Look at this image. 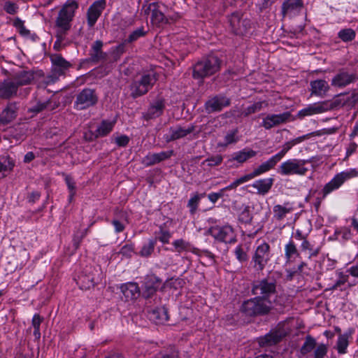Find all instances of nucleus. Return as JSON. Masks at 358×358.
Instances as JSON below:
<instances>
[{
  "mask_svg": "<svg viewBox=\"0 0 358 358\" xmlns=\"http://www.w3.org/2000/svg\"><path fill=\"white\" fill-rule=\"evenodd\" d=\"M273 307V303H268L257 296L244 301L241 311L248 317H259L268 315Z\"/></svg>",
  "mask_w": 358,
  "mask_h": 358,
  "instance_id": "nucleus-3",
  "label": "nucleus"
},
{
  "mask_svg": "<svg viewBox=\"0 0 358 358\" xmlns=\"http://www.w3.org/2000/svg\"><path fill=\"white\" fill-rule=\"evenodd\" d=\"M328 345L324 343H317L313 350V358H325L328 352Z\"/></svg>",
  "mask_w": 358,
  "mask_h": 358,
  "instance_id": "nucleus-43",
  "label": "nucleus"
},
{
  "mask_svg": "<svg viewBox=\"0 0 358 358\" xmlns=\"http://www.w3.org/2000/svg\"><path fill=\"white\" fill-rule=\"evenodd\" d=\"M165 109V100L162 97L157 98L149 106L143 117L146 120H152L161 116Z\"/></svg>",
  "mask_w": 358,
  "mask_h": 358,
  "instance_id": "nucleus-21",
  "label": "nucleus"
},
{
  "mask_svg": "<svg viewBox=\"0 0 358 358\" xmlns=\"http://www.w3.org/2000/svg\"><path fill=\"white\" fill-rule=\"evenodd\" d=\"M352 331L340 334L336 343V350L338 354H345L349 345V338L351 336Z\"/></svg>",
  "mask_w": 358,
  "mask_h": 358,
  "instance_id": "nucleus-32",
  "label": "nucleus"
},
{
  "mask_svg": "<svg viewBox=\"0 0 358 358\" xmlns=\"http://www.w3.org/2000/svg\"><path fill=\"white\" fill-rule=\"evenodd\" d=\"M97 280L98 278H96L91 272H89L88 274L83 273L78 276L77 284L81 289L87 290L91 287H94L97 283Z\"/></svg>",
  "mask_w": 358,
  "mask_h": 358,
  "instance_id": "nucleus-27",
  "label": "nucleus"
},
{
  "mask_svg": "<svg viewBox=\"0 0 358 358\" xmlns=\"http://www.w3.org/2000/svg\"><path fill=\"white\" fill-rule=\"evenodd\" d=\"M250 180V178L248 174L244 175V176H241V178L236 179V180H234L229 185L224 187V189L230 190L232 189H235L241 184L248 182Z\"/></svg>",
  "mask_w": 358,
  "mask_h": 358,
  "instance_id": "nucleus-55",
  "label": "nucleus"
},
{
  "mask_svg": "<svg viewBox=\"0 0 358 358\" xmlns=\"http://www.w3.org/2000/svg\"><path fill=\"white\" fill-rule=\"evenodd\" d=\"M159 75L154 70H147L136 76L129 85L131 96L134 99L146 94L158 80Z\"/></svg>",
  "mask_w": 358,
  "mask_h": 358,
  "instance_id": "nucleus-2",
  "label": "nucleus"
},
{
  "mask_svg": "<svg viewBox=\"0 0 358 358\" xmlns=\"http://www.w3.org/2000/svg\"><path fill=\"white\" fill-rule=\"evenodd\" d=\"M150 317L157 323H164L169 320L168 309L164 306L153 309L150 312Z\"/></svg>",
  "mask_w": 358,
  "mask_h": 358,
  "instance_id": "nucleus-31",
  "label": "nucleus"
},
{
  "mask_svg": "<svg viewBox=\"0 0 358 358\" xmlns=\"http://www.w3.org/2000/svg\"><path fill=\"white\" fill-rule=\"evenodd\" d=\"M79 3L76 0H67L59 11L55 20L56 27H62L64 30L70 29L76 10L78 8Z\"/></svg>",
  "mask_w": 358,
  "mask_h": 358,
  "instance_id": "nucleus-6",
  "label": "nucleus"
},
{
  "mask_svg": "<svg viewBox=\"0 0 358 358\" xmlns=\"http://www.w3.org/2000/svg\"><path fill=\"white\" fill-rule=\"evenodd\" d=\"M235 255L236 259L241 262L243 263L248 260V256L247 253L243 250L241 245L236 247L235 250Z\"/></svg>",
  "mask_w": 358,
  "mask_h": 358,
  "instance_id": "nucleus-58",
  "label": "nucleus"
},
{
  "mask_svg": "<svg viewBox=\"0 0 358 358\" xmlns=\"http://www.w3.org/2000/svg\"><path fill=\"white\" fill-rule=\"evenodd\" d=\"M229 23L231 31L236 35H243L251 27L250 20L243 19L240 13H233L229 17Z\"/></svg>",
  "mask_w": 358,
  "mask_h": 358,
  "instance_id": "nucleus-11",
  "label": "nucleus"
},
{
  "mask_svg": "<svg viewBox=\"0 0 358 358\" xmlns=\"http://www.w3.org/2000/svg\"><path fill=\"white\" fill-rule=\"evenodd\" d=\"M13 25L18 29L19 33L23 36H27L30 34L29 30L27 29L24 26V22L20 18L17 17L14 22Z\"/></svg>",
  "mask_w": 358,
  "mask_h": 358,
  "instance_id": "nucleus-52",
  "label": "nucleus"
},
{
  "mask_svg": "<svg viewBox=\"0 0 358 358\" xmlns=\"http://www.w3.org/2000/svg\"><path fill=\"white\" fill-rule=\"evenodd\" d=\"M257 151L250 148H245L238 152H234L231 157L227 161L229 164H232L234 162H237L239 164H243L248 159L255 157L257 155Z\"/></svg>",
  "mask_w": 358,
  "mask_h": 358,
  "instance_id": "nucleus-25",
  "label": "nucleus"
},
{
  "mask_svg": "<svg viewBox=\"0 0 358 358\" xmlns=\"http://www.w3.org/2000/svg\"><path fill=\"white\" fill-rule=\"evenodd\" d=\"M317 345V341L315 338L310 335H307L305 337V341L301 347L300 348L299 352L302 356H305L307 354L314 350Z\"/></svg>",
  "mask_w": 358,
  "mask_h": 358,
  "instance_id": "nucleus-33",
  "label": "nucleus"
},
{
  "mask_svg": "<svg viewBox=\"0 0 358 358\" xmlns=\"http://www.w3.org/2000/svg\"><path fill=\"white\" fill-rule=\"evenodd\" d=\"M155 358H179L178 352L174 349L162 351L155 356Z\"/></svg>",
  "mask_w": 358,
  "mask_h": 358,
  "instance_id": "nucleus-50",
  "label": "nucleus"
},
{
  "mask_svg": "<svg viewBox=\"0 0 358 358\" xmlns=\"http://www.w3.org/2000/svg\"><path fill=\"white\" fill-rule=\"evenodd\" d=\"M358 80L357 73H350L344 69L340 70L332 78L331 85L338 87H344Z\"/></svg>",
  "mask_w": 358,
  "mask_h": 358,
  "instance_id": "nucleus-18",
  "label": "nucleus"
},
{
  "mask_svg": "<svg viewBox=\"0 0 358 358\" xmlns=\"http://www.w3.org/2000/svg\"><path fill=\"white\" fill-rule=\"evenodd\" d=\"M311 162L312 159H288L280 164L278 171L283 176H304L306 174L308 170L306 167H305V165L306 163Z\"/></svg>",
  "mask_w": 358,
  "mask_h": 358,
  "instance_id": "nucleus-7",
  "label": "nucleus"
},
{
  "mask_svg": "<svg viewBox=\"0 0 358 358\" xmlns=\"http://www.w3.org/2000/svg\"><path fill=\"white\" fill-rule=\"evenodd\" d=\"M17 87L12 78L5 79L0 83V98L3 99H10L16 96L17 93Z\"/></svg>",
  "mask_w": 358,
  "mask_h": 358,
  "instance_id": "nucleus-22",
  "label": "nucleus"
},
{
  "mask_svg": "<svg viewBox=\"0 0 358 358\" xmlns=\"http://www.w3.org/2000/svg\"><path fill=\"white\" fill-rule=\"evenodd\" d=\"M159 7L153 8V13L151 16L152 23L157 27H162L169 23V18L166 17L164 14L159 10Z\"/></svg>",
  "mask_w": 358,
  "mask_h": 358,
  "instance_id": "nucleus-34",
  "label": "nucleus"
},
{
  "mask_svg": "<svg viewBox=\"0 0 358 358\" xmlns=\"http://www.w3.org/2000/svg\"><path fill=\"white\" fill-rule=\"evenodd\" d=\"M270 245L264 242L258 245L252 255L251 263L257 271H262L271 259Z\"/></svg>",
  "mask_w": 358,
  "mask_h": 358,
  "instance_id": "nucleus-8",
  "label": "nucleus"
},
{
  "mask_svg": "<svg viewBox=\"0 0 358 358\" xmlns=\"http://www.w3.org/2000/svg\"><path fill=\"white\" fill-rule=\"evenodd\" d=\"M120 290L126 301L136 299L141 294L140 287L136 282H127L122 284Z\"/></svg>",
  "mask_w": 358,
  "mask_h": 358,
  "instance_id": "nucleus-24",
  "label": "nucleus"
},
{
  "mask_svg": "<svg viewBox=\"0 0 358 358\" xmlns=\"http://www.w3.org/2000/svg\"><path fill=\"white\" fill-rule=\"evenodd\" d=\"M134 250V245L132 244H127L122 247L120 251V254L123 256L130 257Z\"/></svg>",
  "mask_w": 358,
  "mask_h": 358,
  "instance_id": "nucleus-61",
  "label": "nucleus"
},
{
  "mask_svg": "<svg viewBox=\"0 0 358 358\" xmlns=\"http://www.w3.org/2000/svg\"><path fill=\"white\" fill-rule=\"evenodd\" d=\"M126 44H127V43L124 41L122 43L113 48L111 56L113 62H117L120 59L121 56L126 52Z\"/></svg>",
  "mask_w": 358,
  "mask_h": 358,
  "instance_id": "nucleus-42",
  "label": "nucleus"
},
{
  "mask_svg": "<svg viewBox=\"0 0 358 358\" xmlns=\"http://www.w3.org/2000/svg\"><path fill=\"white\" fill-rule=\"evenodd\" d=\"M285 337V334L279 330H271L264 336L257 338V342L261 348H266L279 343Z\"/></svg>",
  "mask_w": 358,
  "mask_h": 358,
  "instance_id": "nucleus-19",
  "label": "nucleus"
},
{
  "mask_svg": "<svg viewBox=\"0 0 358 358\" xmlns=\"http://www.w3.org/2000/svg\"><path fill=\"white\" fill-rule=\"evenodd\" d=\"M339 104L340 102L337 100L334 101H323L310 104L306 108L299 110L297 113V117L302 119L306 116L322 113L334 109L338 107Z\"/></svg>",
  "mask_w": 358,
  "mask_h": 358,
  "instance_id": "nucleus-10",
  "label": "nucleus"
},
{
  "mask_svg": "<svg viewBox=\"0 0 358 358\" xmlns=\"http://www.w3.org/2000/svg\"><path fill=\"white\" fill-rule=\"evenodd\" d=\"M231 100L223 94H217L209 99L204 103L205 111L208 114L213 113H219L222 110L224 107L230 106Z\"/></svg>",
  "mask_w": 358,
  "mask_h": 358,
  "instance_id": "nucleus-12",
  "label": "nucleus"
},
{
  "mask_svg": "<svg viewBox=\"0 0 358 358\" xmlns=\"http://www.w3.org/2000/svg\"><path fill=\"white\" fill-rule=\"evenodd\" d=\"M19 110L18 103L13 101L7 103L0 113V125H7L13 122L17 116Z\"/></svg>",
  "mask_w": 358,
  "mask_h": 358,
  "instance_id": "nucleus-20",
  "label": "nucleus"
},
{
  "mask_svg": "<svg viewBox=\"0 0 358 358\" xmlns=\"http://www.w3.org/2000/svg\"><path fill=\"white\" fill-rule=\"evenodd\" d=\"M222 160H223V158H222V155H217L215 156L208 157L203 162V164H206L207 166H215L220 164L222 163Z\"/></svg>",
  "mask_w": 358,
  "mask_h": 358,
  "instance_id": "nucleus-56",
  "label": "nucleus"
},
{
  "mask_svg": "<svg viewBox=\"0 0 358 358\" xmlns=\"http://www.w3.org/2000/svg\"><path fill=\"white\" fill-rule=\"evenodd\" d=\"M274 179L272 178L260 179L256 180L252 187L257 189V194L261 195H265L271 189L273 184Z\"/></svg>",
  "mask_w": 358,
  "mask_h": 358,
  "instance_id": "nucleus-30",
  "label": "nucleus"
},
{
  "mask_svg": "<svg viewBox=\"0 0 358 358\" xmlns=\"http://www.w3.org/2000/svg\"><path fill=\"white\" fill-rule=\"evenodd\" d=\"M262 127H264L266 129H270L272 127L277 126L275 124V119L273 115H268L262 122Z\"/></svg>",
  "mask_w": 358,
  "mask_h": 358,
  "instance_id": "nucleus-60",
  "label": "nucleus"
},
{
  "mask_svg": "<svg viewBox=\"0 0 358 358\" xmlns=\"http://www.w3.org/2000/svg\"><path fill=\"white\" fill-rule=\"evenodd\" d=\"M303 6L302 0H287L282 3V13L285 15L294 10L301 9Z\"/></svg>",
  "mask_w": 358,
  "mask_h": 358,
  "instance_id": "nucleus-35",
  "label": "nucleus"
},
{
  "mask_svg": "<svg viewBox=\"0 0 358 358\" xmlns=\"http://www.w3.org/2000/svg\"><path fill=\"white\" fill-rule=\"evenodd\" d=\"M336 129L335 128L324 129L322 130L309 133L308 134L301 136V137H304V140H306V139L309 138L310 136H321L323 134H331L336 132Z\"/></svg>",
  "mask_w": 358,
  "mask_h": 358,
  "instance_id": "nucleus-54",
  "label": "nucleus"
},
{
  "mask_svg": "<svg viewBox=\"0 0 358 358\" xmlns=\"http://www.w3.org/2000/svg\"><path fill=\"white\" fill-rule=\"evenodd\" d=\"M172 244L174 246L176 251L179 253L182 251L189 250L191 248V244L182 238L176 240Z\"/></svg>",
  "mask_w": 358,
  "mask_h": 358,
  "instance_id": "nucleus-47",
  "label": "nucleus"
},
{
  "mask_svg": "<svg viewBox=\"0 0 358 358\" xmlns=\"http://www.w3.org/2000/svg\"><path fill=\"white\" fill-rule=\"evenodd\" d=\"M264 103L263 101H258L255 103L254 104L247 107L242 112V115L244 117H248L251 114L255 113L257 112H259L262 108V106Z\"/></svg>",
  "mask_w": 358,
  "mask_h": 358,
  "instance_id": "nucleus-48",
  "label": "nucleus"
},
{
  "mask_svg": "<svg viewBox=\"0 0 358 358\" xmlns=\"http://www.w3.org/2000/svg\"><path fill=\"white\" fill-rule=\"evenodd\" d=\"M159 163L156 153H149L143 159V164L146 166H150Z\"/></svg>",
  "mask_w": 358,
  "mask_h": 358,
  "instance_id": "nucleus-57",
  "label": "nucleus"
},
{
  "mask_svg": "<svg viewBox=\"0 0 358 358\" xmlns=\"http://www.w3.org/2000/svg\"><path fill=\"white\" fill-rule=\"evenodd\" d=\"M99 101L96 90L85 88L76 95L74 107L77 110H85L95 106Z\"/></svg>",
  "mask_w": 358,
  "mask_h": 358,
  "instance_id": "nucleus-9",
  "label": "nucleus"
},
{
  "mask_svg": "<svg viewBox=\"0 0 358 358\" xmlns=\"http://www.w3.org/2000/svg\"><path fill=\"white\" fill-rule=\"evenodd\" d=\"M114 124V122L102 120L95 131L99 138L106 136L113 130Z\"/></svg>",
  "mask_w": 358,
  "mask_h": 358,
  "instance_id": "nucleus-39",
  "label": "nucleus"
},
{
  "mask_svg": "<svg viewBox=\"0 0 358 358\" xmlns=\"http://www.w3.org/2000/svg\"><path fill=\"white\" fill-rule=\"evenodd\" d=\"M106 8L105 0L94 1L87 10V23L89 28H93Z\"/></svg>",
  "mask_w": 358,
  "mask_h": 358,
  "instance_id": "nucleus-16",
  "label": "nucleus"
},
{
  "mask_svg": "<svg viewBox=\"0 0 358 358\" xmlns=\"http://www.w3.org/2000/svg\"><path fill=\"white\" fill-rule=\"evenodd\" d=\"M338 35L343 42H350L355 39L356 33L352 29L348 28L341 29Z\"/></svg>",
  "mask_w": 358,
  "mask_h": 358,
  "instance_id": "nucleus-44",
  "label": "nucleus"
},
{
  "mask_svg": "<svg viewBox=\"0 0 358 358\" xmlns=\"http://www.w3.org/2000/svg\"><path fill=\"white\" fill-rule=\"evenodd\" d=\"M253 217L250 212L249 206H246L239 214L238 221L243 224H251Z\"/></svg>",
  "mask_w": 358,
  "mask_h": 358,
  "instance_id": "nucleus-49",
  "label": "nucleus"
},
{
  "mask_svg": "<svg viewBox=\"0 0 358 358\" xmlns=\"http://www.w3.org/2000/svg\"><path fill=\"white\" fill-rule=\"evenodd\" d=\"M275 124L278 125L286 122L289 117H291V114L289 112H285L280 114H273V115Z\"/></svg>",
  "mask_w": 358,
  "mask_h": 358,
  "instance_id": "nucleus-59",
  "label": "nucleus"
},
{
  "mask_svg": "<svg viewBox=\"0 0 358 358\" xmlns=\"http://www.w3.org/2000/svg\"><path fill=\"white\" fill-rule=\"evenodd\" d=\"M204 196L205 193L201 194H196L189 200L187 206L189 208V212L192 215H194L196 213L200 199Z\"/></svg>",
  "mask_w": 358,
  "mask_h": 358,
  "instance_id": "nucleus-46",
  "label": "nucleus"
},
{
  "mask_svg": "<svg viewBox=\"0 0 358 358\" xmlns=\"http://www.w3.org/2000/svg\"><path fill=\"white\" fill-rule=\"evenodd\" d=\"M358 176V171L356 169H350L349 171H342L337 173L328 183H327L322 190V197H317L314 203L316 210L317 211L322 199L333 191L339 189L345 181Z\"/></svg>",
  "mask_w": 358,
  "mask_h": 358,
  "instance_id": "nucleus-5",
  "label": "nucleus"
},
{
  "mask_svg": "<svg viewBox=\"0 0 358 358\" xmlns=\"http://www.w3.org/2000/svg\"><path fill=\"white\" fill-rule=\"evenodd\" d=\"M50 60L52 62V73L55 78H58L61 76H64L66 71L72 66L71 64L66 61L59 54H52L50 55Z\"/></svg>",
  "mask_w": 358,
  "mask_h": 358,
  "instance_id": "nucleus-15",
  "label": "nucleus"
},
{
  "mask_svg": "<svg viewBox=\"0 0 358 358\" xmlns=\"http://www.w3.org/2000/svg\"><path fill=\"white\" fill-rule=\"evenodd\" d=\"M159 236L156 237L157 240L158 239L163 243H169L171 234L169 231L165 230L162 225L159 227Z\"/></svg>",
  "mask_w": 358,
  "mask_h": 358,
  "instance_id": "nucleus-53",
  "label": "nucleus"
},
{
  "mask_svg": "<svg viewBox=\"0 0 358 358\" xmlns=\"http://www.w3.org/2000/svg\"><path fill=\"white\" fill-rule=\"evenodd\" d=\"M222 59L214 54L203 57L192 66V78L200 80L202 83L206 78H208L220 71Z\"/></svg>",
  "mask_w": 358,
  "mask_h": 358,
  "instance_id": "nucleus-1",
  "label": "nucleus"
},
{
  "mask_svg": "<svg viewBox=\"0 0 358 358\" xmlns=\"http://www.w3.org/2000/svg\"><path fill=\"white\" fill-rule=\"evenodd\" d=\"M65 182L70 192L69 201H71L76 194V183L73 178L68 175L65 177Z\"/></svg>",
  "mask_w": 358,
  "mask_h": 358,
  "instance_id": "nucleus-51",
  "label": "nucleus"
},
{
  "mask_svg": "<svg viewBox=\"0 0 358 358\" xmlns=\"http://www.w3.org/2000/svg\"><path fill=\"white\" fill-rule=\"evenodd\" d=\"M312 93L322 94L325 93L329 88L328 83L324 80H316L310 82Z\"/></svg>",
  "mask_w": 358,
  "mask_h": 358,
  "instance_id": "nucleus-36",
  "label": "nucleus"
},
{
  "mask_svg": "<svg viewBox=\"0 0 358 358\" xmlns=\"http://www.w3.org/2000/svg\"><path fill=\"white\" fill-rule=\"evenodd\" d=\"M156 243L157 238L150 239L148 243L142 247L140 251V255L144 257H150L154 251Z\"/></svg>",
  "mask_w": 358,
  "mask_h": 358,
  "instance_id": "nucleus-40",
  "label": "nucleus"
},
{
  "mask_svg": "<svg viewBox=\"0 0 358 358\" xmlns=\"http://www.w3.org/2000/svg\"><path fill=\"white\" fill-rule=\"evenodd\" d=\"M251 293L268 303H273L271 297L277 294V280L273 277L267 276L252 283Z\"/></svg>",
  "mask_w": 358,
  "mask_h": 358,
  "instance_id": "nucleus-4",
  "label": "nucleus"
},
{
  "mask_svg": "<svg viewBox=\"0 0 358 358\" xmlns=\"http://www.w3.org/2000/svg\"><path fill=\"white\" fill-rule=\"evenodd\" d=\"M103 42L101 40H96L92 45V52L90 54L91 59L93 62L98 63L100 61H105L107 54L102 51Z\"/></svg>",
  "mask_w": 358,
  "mask_h": 358,
  "instance_id": "nucleus-28",
  "label": "nucleus"
},
{
  "mask_svg": "<svg viewBox=\"0 0 358 358\" xmlns=\"http://www.w3.org/2000/svg\"><path fill=\"white\" fill-rule=\"evenodd\" d=\"M162 280L154 274L148 275L144 278L142 296L145 299H151L156 294Z\"/></svg>",
  "mask_w": 358,
  "mask_h": 358,
  "instance_id": "nucleus-13",
  "label": "nucleus"
},
{
  "mask_svg": "<svg viewBox=\"0 0 358 358\" xmlns=\"http://www.w3.org/2000/svg\"><path fill=\"white\" fill-rule=\"evenodd\" d=\"M158 158L159 162H161L165 159L170 158L173 155V150L163 151L159 153H156Z\"/></svg>",
  "mask_w": 358,
  "mask_h": 358,
  "instance_id": "nucleus-64",
  "label": "nucleus"
},
{
  "mask_svg": "<svg viewBox=\"0 0 358 358\" xmlns=\"http://www.w3.org/2000/svg\"><path fill=\"white\" fill-rule=\"evenodd\" d=\"M129 142V138L126 135H122L115 138V143L120 147H126Z\"/></svg>",
  "mask_w": 358,
  "mask_h": 358,
  "instance_id": "nucleus-62",
  "label": "nucleus"
},
{
  "mask_svg": "<svg viewBox=\"0 0 358 358\" xmlns=\"http://www.w3.org/2000/svg\"><path fill=\"white\" fill-rule=\"evenodd\" d=\"M304 141V137H298L294 139H292L289 141L286 142L283 146L282 149L275 156L280 161L282 157L287 154V152L295 145L301 143Z\"/></svg>",
  "mask_w": 358,
  "mask_h": 358,
  "instance_id": "nucleus-38",
  "label": "nucleus"
},
{
  "mask_svg": "<svg viewBox=\"0 0 358 358\" xmlns=\"http://www.w3.org/2000/svg\"><path fill=\"white\" fill-rule=\"evenodd\" d=\"M195 125L191 124L187 128H184L180 125L171 127L169 129V134L164 136V139L166 143H170L176 140L182 138L192 133L195 130Z\"/></svg>",
  "mask_w": 358,
  "mask_h": 358,
  "instance_id": "nucleus-17",
  "label": "nucleus"
},
{
  "mask_svg": "<svg viewBox=\"0 0 358 358\" xmlns=\"http://www.w3.org/2000/svg\"><path fill=\"white\" fill-rule=\"evenodd\" d=\"M159 7L158 2H152L149 3L148 5L144 4L142 7V9L144 10L145 15H149L150 12L153 13V8H157Z\"/></svg>",
  "mask_w": 358,
  "mask_h": 358,
  "instance_id": "nucleus-63",
  "label": "nucleus"
},
{
  "mask_svg": "<svg viewBox=\"0 0 358 358\" xmlns=\"http://www.w3.org/2000/svg\"><path fill=\"white\" fill-rule=\"evenodd\" d=\"M148 29H145L144 26H141L131 31L124 41L127 43H133L140 38L145 37L148 34Z\"/></svg>",
  "mask_w": 358,
  "mask_h": 358,
  "instance_id": "nucleus-37",
  "label": "nucleus"
},
{
  "mask_svg": "<svg viewBox=\"0 0 358 358\" xmlns=\"http://www.w3.org/2000/svg\"><path fill=\"white\" fill-rule=\"evenodd\" d=\"M285 255L289 260L293 255L299 256V253L293 241H290L285 247Z\"/></svg>",
  "mask_w": 358,
  "mask_h": 358,
  "instance_id": "nucleus-45",
  "label": "nucleus"
},
{
  "mask_svg": "<svg viewBox=\"0 0 358 358\" xmlns=\"http://www.w3.org/2000/svg\"><path fill=\"white\" fill-rule=\"evenodd\" d=\"M58 105L56 103H52L50 99L45 101H37L28 108V112L36 115L45 110L50 111L53 110Z\"/></svg>",
  "mask_w": 358,
  "mask_h": 358,
  "instance_id": "nucleus-26",
  "label": "nucleus"
},
{
  "mask_svg": "<svg viewBox=\"0 0 358 358\" xmlns=\"http://www.w3.org/2000/svg\"><path fill=\"white\" fill-rule=\"evenodd\" d=\"M11 78L18 88L20 86L31 83L34 80V74L31 71H21L13 75Z\"/></svg>",
  "mask_w": 358,
  "mask_h": 358,
  "instance_id": "nucleus-29",
  "label": "nucleus"
},
{
  "mask_svg": "<svg viewBox=\"0 0 358 358\" xmlns=\"http://www.w3.org/2000/svg\"><path fill=\"white\" fill-rule=\"evenodd\" d=\"M292 210V208H286L281 205H275L273 207L274 217L278 220H282L286 215L287 213H290Z\"/></svg>",
  "mask_w": 358,
  "mask_h": 358,
  "instance_id": "nucleus-41",
  "label": "nucleus"
},
{
  "mask_svg": "<svg viewBox=\"0 0 358 358\" xmlns=\"http://www.w3.org/2000/svg\"><path fill=\"white\" fill-rule=\"evenodd\" d=\"M279 162V159L273 155L266 162H263L257 168L255 169L251 173H248L250 180L271 170Z\"/></svg>",
  "mask_w": 358,
  "mask_h": 358,
  "instance_id": "nucleus-23",
  "label": "nucleus"
},
{
  "mask_svg": "<svg viewBox=\"0 0 358 358\" xmlns=\"http://www.w3.org/2000/svg\"><path fill=\"white\" fill-rule=\"evenodd\" d=\"M209 232L219 241L226 243H234L236 242V234L231 226L211 228Z\"/></svg>",
  "mask_w": 358,
  "mask_h": 358,
  "instance_id": "nucleus-14",
  "label": "nucleus"
}]
</instances>
